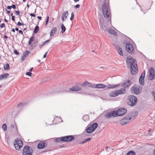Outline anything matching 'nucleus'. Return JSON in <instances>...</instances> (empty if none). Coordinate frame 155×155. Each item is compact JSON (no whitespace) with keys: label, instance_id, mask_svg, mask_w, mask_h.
Instances as JSON below:
<instances>
[{"label":"nucleus","instance_id":"1","mask_svg":"<svg viewBox=\"0 0 155 155\" xmlns=\"http://www.w3.org/2000/svg\"><path fill=\"white\" fill-rule=\"evenodd\" d=\"M126 63L127 67L130 68L131 74H135L138 71L136 60L133 58H127Z\"/></svg>","mask_w":155,"mask_h":155},{"label":"nucleus","instance_id":"2","mask_svg":"<svg viewBox=\"0 0 155 155\" xmlns=\"http://www.w3.org/2000/svg\"><path fill=\"white\" fill-rule=\"evenodd\" d=\"M102 9L104 16L106 18L109 17L110 12L108 3H104L102 6Z\"/></svg>","mask_w":155,"mask_h":155},{"label":"nucleus","instance_id":"3","mask_svg":"<svg viewBox=\"0 0 155 155\" xmlns=\"http://www.w3.org/2000/svg\"><path fill=\"white\" fill-rule=\"evenodd\" d=\"M137 101V99L136 97L133 95H129L128 98L127 103L131 106H134L136 105Z\"/></svg>","mask_w":155,"mask_h":155},{"label":"nucleus","instance_id":"4","mask_svg":"<svg viewBox=\"0 0 155 155\" xmlns=\"http://www.w3.org/2000/svg\"><path fill=\"white\" fill-rule=\"evenodd\" d=\"M142 87L139 86L134 85L130 88L131 92L135 94H139L142 91Z\"/></svg>","mask_w":155,"mask_h":155},{"label":"nucleus","instance_id":"5","mask_svg":"<svg viewBox=\"0 0 155 155\" xmlns=\"http://www.w3.org/2000/svg\"><path fill=\"white\" fill-rule=\"evenodd\" d=\"M126 49L127 51L131 54L133 55L134 54V48L130 43L127 42L126 46Z\"/></svg>","mask_w":155,"mask_h":155},{"label":"nucleus","instance_id":"6","mask_svg":"<svg viewBox=\"0 0 155 155\" xmlns=\"http://www.w3.org/2000/svg\"><path fill=\"white\" fill-rule=\"evenodd\" d=\"M62 138L63 142H68L73 140L74 139V137L73 135H70L62 137Z\"/></svg>","mask_w":155,"mask_h":155},{"label":"nucleus","instance_id":"7","mask_svg":"<svg viewBox=\"0 0 155 155\" xmlns=\"http://www.w3.org/2000/svg\"><path fill=\"white\" fill-rule=\"evenodd\" d=\"M131 119V118L127 115L124 118L122 119L120 121V123L122 125H125L130 122V120Z\"/></svg>","mask_w":155,"mask_h":155},{"label":"nucleus","instance_id":"8","mask_svg":"<svg viewBox=\"0 0 155 155\" xmlns=\"http://www.w3.org/2000/svg\"><path fill=\"white\" fill-rule=\"evenodd\" d=\"M117 113V116H122L127 112V109L123 108H120L116 111Z\"/></svg>","mask_w":155,"mask_h":155},{"label":"nucleus","instance_id":"9","mask_svg":"<svg viewBox=\"0 0 155 155\" xmlns=\"http://www.w3.org/2000/svg\"><path fill=\"white\" fill-rule=\"evenodd\" d=\"M102 29L104 31H107L109 33L113 34L115 36H116L117 35V32L115 30H113L111 28H110L108 29V28L106 27L105 26H102Z\"/></svg>","mask_w":155,"mask_h":155},{"label":"nucleus","instance_id":"10","mask_svg":"<svg viewBox=\"0 0 155 155\" xmlns=\"http://www.w3.org/2000/svg\"><path fill=\"white\" fill-rule=\"evenodd\" d=\"M22 152H24V153H32L33 151L32 148H31V147H29L28 146H25L24 147L23 150H22Z\"/></svg>","mask_w":155,"mask_h":155},{"label":"nucleus","instance_id":"11","mask_svg":"<svg viewBox=\"0 0 155 155\" xmlns=\"http://www.w3.org/2000/svg\"><path fill=\"white\" fill-rule=\"evenodd\" d=\"M117 113L115 111L112 112H107L105 115V117L107 118H109L112 117H116L117 116Z\"/></svg>","mask_w":155,"mask_h":155},{"label":"nucleus","instance_id":"12","mask_svg":"<svg viewBox=\"0 0 155 155\" xmlns=\"http://www.w3.org/2000/svg\"><path fill=\"white\" fill-rule=\"evenodd\" d=\"M145 75V71L144 70L141 74L139 79V82L140 84L143 86L144 85V78Z\"/></svg>","mask_w":155,"mask_h":155},{"label":"nucleus","instance_id":"13","mask_svg":"<svg viewBox=\"0 0 155 155\" xmlns=\"http://www.w3.org/2000/svg\"><path fill=\"white\" fill-rule=\"evenodd\" d=\"M150 76L149 78L150 80H153L154 79L155 76V72L154 69L153 67H151L149 71Z\"/></svg>","mask_w":155,"mask_h":155},{"label":"nucleus","instance_id":"14","mask_svg":"<svg viewBox=\"0 0 155 155\" xmlns=\"http://www.w3.org/2000/svg\"><path fill=\"white\" fill-rule=\"evenodd\" d=\"M131 81L129 80L126 81L122 84L121 86L125 88L129 87L131 84Z\"/></svg>","mask_w":155,"mask_h":155},{"label":"nucleus","instance_id":"15","mask_svg":"<svg viewBox=\"0 0 155 155\" xmlns=\"http://www.w3.org/2000/svg\"><path fill=\"white\" fill-rule=\"evenodd\" d=\"M69 89L70 90L73 91H77L80 90L81 91L80 93L81 94H85V93L84 92H83L81 91V87L79 86H75L71 88H70Z\"/></svg>","mask_w":155,"mask_h":155},{"label":"nucleus","instance_id":"16","mask_svg":"<svg viewBox=\"0 0 155 155\" xmlns=\"http://www.w3.org/2000/svg\"><path fill=\"white\" fill-rule=\"evenodd\" d=\"M47 143L45 141L41 142L38 145L37 148L38 149H42L47 146Z\"/></svg>","mask_w":155,"mask_h":155},{"label":"nucleus","instance_id":"17","mask_svg":"<svg viewBox=\"0 0 155 155\" xmlns=\"http://www.w3.org/2000/svg\"><path fill=\"white\" fill-rule=\"evenodd\" d=\"M30 52V51H29L28 50L25 51L23 53V54L21 57V61L22 62L23 61L25 60V58L27 57Z\"/></svg>","mask_w":155,"mask_h":155},{"label":"nucleus","instance_id":"18","mask_svg":"<svg viewBox=\"0 0 155 155\" xmlns=\"http://www.w3.org/2000/svg\"><path fill=\"white\" fill-rule=\"evenodd\" d=\"M11 128L13 129L14 132L16 133L18 132V128L16 124L14 122L13 124H12L11 125Z\"/></svg>","mask_w":155,"mask_h":155},{"label":"nucleus","instance_id":"19","mask_svg":"<svg viewBox=\"0 0 155 155\" xmlns=\"http://www.w3.org/2000/svg\"><path fill=\"white\" fill-rule=\"evenodd\" d=\"M57 29L56 27H54L53 28L50 32V36L51 37L53 36L56 33L57 31Z\"/></svg>","mask_w":155,"mask_h":155},{"label":"nucleus","instance_id":"20","mask_svg":"<svg viewBox=\"0 0 155 155\" xmlns=\"http://www.w3.org/2000/svg\"><path fill=\"white\" fill-rule=\"evenodd\" d=\"M118 95L121 94H124L126 93V91L125 89L123 87L120 89L119 90L117 91Z\"/></svg>","mask_w":155,"mask_h":155},{"label":"nucleus","instance_id":"21","mask_svg":"<svg viewBox=\"0 0 155 155\" xmlns=\"http://www.w3.org/2000/svg\"><path fill=\"white\" fill-rule=\"evenodd\" d=\"M9 74L7 73H5L4 74H2L0 76V81L2 79H6L7 78L8 76H9Z\"/></svg>","mask_w":155,"mask_h":155},{"label":"nucleus","instance_id":"22","mask_svg":"<svg viewBox=\"0 0 155 155\" xmlns=\"http://www.w3.org/2000/svg\"><path fill=\"white\" fill-rule=\"evenodd\" d=\"M137 115V112H134L131 113L129 115H128L129 117H130L132 118H135L136 117V116Z\"/></svg>","mask_w":155,"mask_h":155},{"label":"nucleus","instance_id":"23","mask_svg":"<svg viewBox=\"0 0 155 155\" xmlns=\"http://www.w3.org/2000/svg\"><path fill=\"white\" fill-rule=\"evenodd\" d=\"M99 22L101 25V27L102 28V26H103V24L104 23V21L103 17L102 15L99 16Z\"/></svg>","mask_w":155,"mask_h":155},{"label":"nucleus","instance_id":"24","mask_svg":"<svg viewBox=\"0 0 155 155\" xmlns=\"http://www.w3.org/2000/svg\"><path fill=\"white\" fill-rule=\"evenodd\" d=\"M118 95L117 91H112L109 93V96L111 97H115L117 96Z\"/></svg>","mask_w":155,"mask_h":155},{"label":"nucleus","instance_id":"25","mask_svg":"<svg viewBox=\"0 0 155 155\" xmlns=\"http://www.w3.org/2000/svg\"><path fill=\"white\" fill-rule=\"evenodd\" d=\"M68 15V11L64 12L62 15V17L65 18V19L67 18V16Z\"/></svg>","mask_w":155,"mask_h":155},{"label":"nucleus","instance_id":"26","mask_svg":"<svg viewBox=\"0 0 155 155\" xmlns=\"http://www.w3.org/2000/svg\"><path fill=\"white\" fill-rule=\"evenodd\" d=\"M90 127L92 130L94 129V130L98 127V124L96 123H95L92 124Z\"/></svg>","mask_w":155,"mask_h":155},{"label":"nucleus","instance_id":"27","mask_svg":"<svg viewBox=\"0 0 155 155\" xmlns=\"http://www.w3.org/2000/svg\"><path fill=\"white\" fill-rule=\"evenodd\" d=\"M106 85L104 84H97L96 87L97 88H104L106 87Z\"/></svg>","mask_w":155,"mask_h":155},{"label":"nucleus","instance_id":"28","mask_svg":"<svg viewBox=\"0 0 155 155\" xmlns=\"http://www.w3.org/2000/svg\"><path fill=\"white\" fill-rule=\"evenodd\" d=\"M119 85V84H118L117 85H114V84H109L107 85V87L108 88H115L116 87L118 86Z\"/></svg>","mask_w":155,"mask_h":155},{"label":"nucleus","instance_id":"29","mask_svg":"<svg viewBox=\"0 0 155 155\" xmlns=\"http://www.w3.org/2000/svg\"><path fill=\"white\" fill-rule=\"evenodd\" d=\"M23 144L21 143L20 146H19L18 145L15 144V143H14V145L15 149L18 150H19L20 148L23 147Z\"/></svg>","mask_w":155,"mask_h":155},{"label":"nucleus","instance_id":"30","mask_svg":"<svg viewBox=\"0 0 155 155\" xmlns=\"http://www.w3.org/2000/svg\"><path fill=\"white\" fill-rule=\"evenodd\" d=\"M94 129H93L92 130V129H91L90 127L89 126L88 127L86 130V132L87 133H91L93 132L94 131Z\"/></svg>","mask_w":155,"mask_h":155},{"label":"nucleus","instance_id":"31","mask_svg":"<svg viewBox=\"0 0 155 155\" xmlns=\"http://www.w3.org/2000/svg\"><path fill=\"white\" fill-rule=\"evenodd\" d=\"M62 137L58 138H56L54 139V141L57 143H60L61 142H63L62 140Z\"/></svg>","mask_w":155,"mask_h":155},{"label":"nucleus","instance_id":"32","mask_svg":"<svg viewBox=\"0 0 155 155\" xmlns=\"http://www.w3.org/2000/svg\"><path fill=\"white\" fill-rule=\"evenodd\" d=\"M4 69L5 71L9 70L10 69V67L9 64L8 63H6L4 66Z\"/></svg>","mask_w":155,"mask_h":155},{"label":"nucleus","instance_id":"33","mask_svg":"<svg viewBox=\"0 0 155 155\" xmlns=\"http://www.w3.org/2000/svg\"><path fill=\"white\" fill-rule=\"evenodd\" d=\"M91 140V138H89L87 139H85L83 141H81V142L79 143L80 144H83L86 143L87 142L90 141Z\"/></svg>","mask_w":155,"mask_h":155},{"label":"nucleus","instance_id":"34","mask_svg":"<svg viewBox=\"0 0 155 155\" xmlns=\"http://www.w3.org/2000/svg\"><path fill=\"white\" fill-rule=\"evenodd\" d=\"M117 51H118L119 54L121 56H123V52L122 51V50L121 48H120V47L119 48H117Z\"/></svg>","mask_w":155,"mask_h":155},{"label":"nucleus","instance_id":"35","mask_svg":"<svg viewBox=\"0 0 155 155\" xmlns=\"http://www.w3.org/2000/svg\"><path fill=\"white\" fill-rule=\"evenodd\" d=\"M15 144L18 145L19 146H20L21 143L23 144V142L21 140H15Z\"/></svg>","mask_w":155,"mask_h":155},{"label":"nucleus","instance_id":"36","mask_svg":"<svg viewBox=\"0 0 155 155\" xmlns=\"http://www.w3.org/2000/svg\"><path fill=\"white\" fill-rule=\"evenodd\" d=\"M34 39L35 38L33 36H32L30 38V39H29V41L28 42L29 45H31V43L34 40Z\"/></svg>","mask_w":155,"mask_h":155},{"label":"nucleus","instance_id":"37","mask_svg":"<svg viewBox=\"0 0 155 155\" xmlns=\"http://www.w3.org/2000/svg\"><path fill=\"white\" fill-rule=\"evenodd\" d=\"M61 32L62 33H64L65 31L66 28L64 25V24L62 23L61 25Z\"/></svg>","mask_w":155,"mask_h":155},{"label":"nucleus","instance_id":"38","mask_svg":"<svg viewBox=\"0 0 155 155\" xmlns=\"http://www.w3.org/2000/svg\"><path fill=\"white\" fill-rule=\"evenodd\" d=\"M135 152L134 151L131 150L128 152L126 155H135Z\"/></svg>","mask_w":155,"mask_h":155},{"label":"nucleus","instance_id":"39","mask_svg":"<svg viewBox=\"0 0 155 155\" xmlns=\"http://www.w3.org/2000/svg\"><path fill=\"white\" fill-rule=\"evenodd\" d=\"M39 29V27L38 26H35L34 30V33L36 34L37 33Z\"/></svg>","mask_w":155,"mask_h":155},{"label":"nucleus","instance_id":"40","mask_svg":"<svg viewBox=\"0 0 155 155\" xmlns=\"http://www.w3.org/2000/svg\"><path fill=\"white\" fill-rule=\"evenodd\" d=\"M88 82L87 81H85L84 82V83L82 84L81 86L83 87H85L86 86H87V84H88Z\"/></svg>","mask_w":155,"mask_h":155},{"label":"nucleus","instance_id":"41","mask_svg":"<svg viewBox=\"0 0 155 155\" xmlns=\"http://www.w3.org/2000/svg\"><path fill=\"white\" fill-rule=\"evenodd\" d=\"M89 118V116L87 115H85L84 116H83V117H82V118L83 120L84 121L86 120L87 119H88Z\"/></svg>","mask_w":155,"mask_h":155},{"label":"nucleus","instance_id":"42","mask_svg":"<svg viewBox=\"0 0 155 155\" xmlns=\"http://www.w3.org/2000/svg\"><path fill=\"white\" fill-rule=\"evenodd\" d=\"M2 128L4 131H5L6 130L7 126L5 124L2 125Z\"/></svg>","mask_w":155,"mask_h":155},{"label":"nucleus","instance_id":"43","mask_svg":"<svg viewBox=\"0 0 155 155\" xmlns=\"http://www.w3.org/2000/svg\"><path fill=\"white\" fill-rule=\"evenodd\" d=\"M38 42L37 41H35L32 45H31V47H35L36 45L37 44Z\"/></svg>","mask_w":155,"mask_h":155},{"label":"nucleus","instance_id":"44","mask_svg":"<svg viewBox=\"0 0 155 155\" xmlns=\"http://www.w3.org/2000/svg\"><path fill=\"white\" fill-rule=\"evenodd\" d=\"M74 12H72L71 13V18H70V19L72 21L74 19Z\"/></svg>","mask_w":155,"mask_h":155},{"label":"nucleus","instance_id":"45","mask_svg":"<svg viewBox=\"0 0 155 155\" xmlns=\"http://www.w3.org/2000/svg\"><path fill=\"white\" fill-rule=\"evenodd\" d=\"M47 19L46 21V23L45 24V25H47V24L48 23L49 19V17L48 16H47L46 17Z\"/></svg>","mask_w":155,"mask_h":155},{"label":"nucleus","instance_id":"46","mask_svg":"<svg viewBox=\"0 0 155 155\" xmlns=\"http://www.w3.org/2000/svg\"><path fill=\"white\" fill-rule=\"evenodd\" d=\"M14 53L15 54H16L17 55H18L19 54V53L18 52V51L16 49H15L14 50Z\"/></svg>","mask_w":155,"mask_h":155},{"label":"nucleus","instance_id":"47","mask_svg":"<svg viewBox=\"0 0 155 155\" xmlns=\"http://www.w3.org/2000/svg\"><path fill=\"white\" fill-rule=\"evenodd\" d=\"M22 154L23 155H32V153H24V152H22Z\"/></svg>","mask_w":155,"mask_h":155},{"label":"nucleus","instance_id":"48","mask_svg":"<svg viewBox=\"0 0 155 155\" xmlns=\"http://www.w3.org/2000/svg\"><path fill=\"white\" fill-rule=\"evenodd\" d=\"M26 75L29 76H31L32 74L29 71L26 72Z\"/></svg>","mask_w":155,"mask_h":155},{"label":"nucleus","instance_id":"49","mask_svg":"<svg viewBox=\"0 0 155 155\" xmlns=\"http://www.w3.org/2000/svg\"><path fill=\"white\" fill-rule=\"evenodd\" d=\"M15 13L17 15H20V12L19 11H15Z\"/></svg>","mask_w":155,"mask_h":155},{"label":"nucleus","instance_id":"50","mask_svg":"<svg viewBox=\"0 0 155 155\" xmlns=\"http://www.w3.org/2000/svg\"><path fill=\"white\" fill-rule=\"evenodd\" d=\"M49 41H50V40H47L44 41L43 42V45H45V44L46 43H48Z\"/></svg>","mask_w":155,"mask_h":155},{"label":"nucleus","instance_id":"51","mask_svg":"<svg viewBox=\"0 0 155 155\" xmlns=\"http://www.w3.org/2000/svg\"><path fill=\"white\" fill-rule=\"evenodd\" d=\"M151 94L154 98V100L155 101V91H153L152 92Z\"/></svg>","mask_w":155,"mask_h":155},{"label":"nucleus","instance_id":"52","mask_svg":"<svg viewBox=\"0 0 155 155\" xmlns=\"http://www.w3.org/2000/svg\"><path fill=\"white\" fill-rule=\"evenodd\" d=\"M5 25L4 23H2L1 25H0V27L1 28H3L5 27Z\"/></svg>","mask_w":155,"mask_h":155},{"label":"nucleus","instance_id":"53","mask_svg":"<svg viewBox=\"0 0 155 155\" xmlns=\"http://www.w3.org/2000/svg\"><path fill=\"white\" fill-rule=\"evenodd\" d=\"M89 87H92V84L90 83L89 82H88V84H87V86Z\"/></svg>","mask_w":155,"mask_h":155},{"label":"nucleus","instance_id":"54","mask_svg":"<svg viewBox=\"0 0 155 155\" xmlns=\"http://www.w3.org/2000/svg\"><path fill=\"white\" fill-rule=\"evenodd\" d=\"M23 105V104L22 103H20L18 104V107H21L22 105Z\"/></svg>","mask_w":155,"mask_h":155},{"label":"nucleus","instance_id":"55","mask_svg":"<svg viewBox=\"0 0 155 155\" xmlns=\"http://www.w3.org/2000/svg\"><path fill=\"white\" fill-rule=\"evenodd\" d=\"M12 8L14 9H16V7L15 5L14 4H12V5L11 6Z\"/></svg>","mask_w":155,"mask_h":155},{"label":"nucleus","instance_id":"56","mask_svg":"<svg viewBox=\"0 0 155 155\" xmlns=\"http://www.w3.org/2000/svg\"><path fill=\"white\" fill-rule=\"evenodd\" d=\"M97 84H92V88H97V87H96V85H97Z\"/></svg>","mask_w":155,"mask_h":155},{"label":"nucleus","instance_id":"57","mask_svg":"<svg viewBox=\"0 0 155 155\" xmlns=\"http://www.w3.org/2000/svg\"><path fill=\"white\" fill-rule=\"evenodd\" d=\"M113 45L114 46V47H116L117 48L120 47L119 46H118L117 45L115 44H114Z\"/></svg>","mask_w":155,"mask_h":155},{"label":"nucleus","instance_id":"58","mask_svg":"<svg viewBox=\"0 0 155 155\" xmlns=\"http://www.w3.org/2000/svg\"><path fill=\"white\" fill-rule=\"evenodd\" d=\"M30 16H31V17H35V15L33 13H31L30 14Z\"/></svg>","mask_w":155,"mask_h":155},{"label":"nucleus","instance_id":"59","mask_svg":"<svg viewBox=\"0 0 155 155\" xmlns=\"http://www.w3.org/2000/svg\"><path fill=\"white\" fill-rule=\"evenodd\" d=\"M12 19L13 21H15V17L14 16H12Z\"/></svg>","mask_w":155,"mask_h":155},{"label":"nucleus","instance_id":"60","mask_svg":"<svg viewBox=\"0 0 155 155\" xmlns=\"http://www.w3.org/2000/svg\"><path fill=\"white\" fill-rule=\"evenodd\" d=\"M80 5H79L77 4L75 6V7L76 8H79L80 7Z\"/></svg>","mask_w":155,"mask_h":155},{"label":"nucleus","instance_id":"61","mask_svg":"<svg viewBox=\"0 0 155 155\" xmlns=\"http://www.w3.org/2000/svg\"><path fill=\"white\" fill-rule=\"evenodd\" d=\"M7 8L8 9H11L12 8L11 6H8L7 7Z\"/></svg>","mask_w":155,"mask_h":155},{"label":"nucleus","instance_id":"62","mask_svg":"<svg viewBox=\"0 0 155 155\" xmlns=\"http://www.w3.org/2000/svg\"><path fill=\"white\" fill-rule=\"evenodd\" d=\"M18 32H19V33H21V34H22V35H23V32L22 31V30H20L18 31Z\"/></svg>","mask_w":155,"mask_h":155},{"label":"nucleus","instance_id":"63","mask_svg":"<svg viewBox=\"0 0 155 155\" xmlns=\"http://www.w3.org/2000/svg\"><path fill=\"white\" fill-rule=\"evenodd\" d=\"M17 25L19 26H21L22 25V23L19 21L17 23Z\"/></svg>","mask_w":155,"mask_h":155},{"label":"nucleus","instance_id":"64","mask_svg":"<svg viewBox=\"0 0 155 155\" xmlns=\"http://www.w3.org/2000/svg\"><path fill=\"white\" fill-rule=\"evenodd\" d=\"M44 45H43V43H42L41 45H39V47L40 48H41Z\"/></svg>","mask_w":155,"mask_h":155}]
</instances>
